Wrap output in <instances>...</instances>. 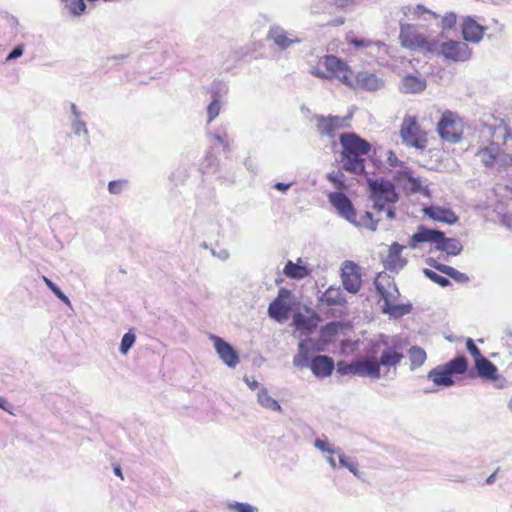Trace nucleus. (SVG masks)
Returning a JSON list of instances; mask_svg holds the SVG:
<instances>
[{
  "instance_id": "f8f14e48",
  "label": "nucleus",
  "mask_w": 512,
  "mask_h": 512,
  "mask_svg": "<svg viewBox=\"0 0 512 512\" xmlns=\"http://www.w3.org/2000/svg\"><path fill=\"white\" fill-rule=\"evenodd\" d=\"M440 52L446 58L453 61H466L471 57L469 46L462 41H446L440 45Z\"/></svg>"
},
{
  "instance_id": "864d4df0",
  "label": "nucleus",
  "mask_w": 512,
  "mask_h": 512,
  "mask_svg": "<svg viewBox=\"0 0 512 512\" xmlns=\"http://www.w3.org/2000/svg\"><path fill=\"white\" fill-rule=\"evenodd\" d=\"M24 53V47L23 45L16 46L6 57V61L15 60L19 57H21Z\"/></svg>"
},
{
  "instance_id": "de8ad7c7",
  "label": "nucleus",
  "mask_w": 512,
  "mask_h": 512,
  "mask_svg": "<svg viewBox=\"0 0 512 512\" xmlns=\"http://www.w3.org/2000/svg\"><path fill=\"white\" fill-rule=\"evenodd\" d=\"M228 508L234 512H256L257 508L249 503L233 502L228 504Z\"/></svg>"
},
{
  "instance_id": "f3484780",
  "label": "nucleus",
  "mask_w": 512,
  "mask_h": 512,
  "mask_svg": "<svg viewBox=\"0 0 512 512\" xmlns=\"http://www.w3.org/2000/svg\"><path fill=\"white\" fill-rule=\"evenodd\" d=\"M356 375L360 377H369L371 379H379L381 376L380 373V363L370 357H366L356 361Z\"/></svg>"
},
{
  "instance_id": "a18cd8bd",
  "label": "nucleus",
  "mask_w": 512,
  "mask_h": 512,
  "mask_svg": "<svg viewBox=\"0 0 512 512\" xmlns=\"http://www.w3.org/2000/svg\"><path fill=\"white\" fill-rule=\"evenodd\" d=\"M314 446L321 452L331 455L337 454L340 451L339 449H335L327 440L324 439H316Z\"/></svg>"
},
{
  "instance_id": "0eeeda50",
  "label": "nucleus",
  "mask_w": 512,
  "mask_h": 512,
  "mask_svg": "<svg viewBox=\"0 0 512 512\" xmlns=\"http://www.w3.org/2000/svg\"><path fill=\"white\" fill-rule=\"evenodd\" d=\"M437 131L440 137L451 143H457L462 134L461 123L456 114L447 110L442 114Z\"/></svg>"
},
{
  "instance_id": "b1692460",
  "label": "nucleus",
  "mask_w": 512,
  "mask_h": 512,
  "mask_svg": "<svg viewBox=\"0 0 512 512\" xmlns=\"http://www.w3.org/2000/svg\"><path fill=\"white\" fill-rule=\"evenodd\" d=\"M428 379L432 380L435 385L450 387L454 385V380L449 371L442 366H437L428 373Z\"/></svg>"
},
{
  "instance_id": "f03ea898",
  "label": "nucleus",
  "mask_w": 512,
  "mask_h": 512,
  "mask_svg": "<svg viewBox=\"0 0 512 512\" xmlns=\"http://www.w3.org/2000/svg\"><path fill=\"white\" fill-rule=\"evenodd\" d=\"M367 183L369 200L372 202L371 208L377 214H382L385 219L393 220L395 218L393 204L398 201V194L394 185L389 181H378L376 179H369Z\"/></svg>"
},
{
  "instance_id": "2f4dec72",
  "label": "nucleus",
  "mask_w": 512,
  "mask_h": 512,
  "mask_svg": "<svg viewBox=\"0 0 512 512\" xmlns=\"http://www.w3.org/2000/svg\"><path fill=\"white\" fill-rule=\"evenodd\" d=\"M475 367L480 377L494 380L497 375L496 366L485 357L475 361Z\"/></svg>"
},
{
  "instance_id": "7c9ffc66",
  "label": "nucleus",
  "mask_w": 512,
  "mask_h": 512,
  "mask_svg": "<svg viewBox=\"0 0 512 512\" xmlns=\"http://www.w3.org/2000/svg\"><path fill=\"white\" fill-rule=\"evenodd\" d=\"M298 353L293 358V365L297 368L309 367L311 363L310 350L307 341L303 340L299 343Z\"/></svg>"
},
{
  "instance_id": "13d9d810",
  "label": "nucleus",
  "mask_w": 512,
  "mask_h": 512,
  "mask_svg": "<svg viewBox=\"0 0 512 512\" xmlns=\"http://www.w3.org/2000/svg\"><path fill=\"white\" fill-rule=\"evenodd\" d=\"M429 265L432 266L434 269H436L437 271L443 273V274H446L447 272V269H448V265H445V264H441V263H438L437 261L435 260H430L429 261Z\"/></svg>"
},
{
  "instance_id": "e433bc0d",
  "label": "nucleus",
  "mask_w": 512,
  "mask_h": 512,
  "mask_svg": "<svg viewBox=\"0 0 512 512\" xmlns=\"http://www.w3.org/2000/svg\"><path fill=\"white\" fill-rule=\"evenodd\" d=\"M293 323L297 329L306 331H311L316 325L313 318L307 317L301 313L294 314Z\"/></svg>"
},
{
  "instance_id": "052dcab7",
  "label": "nucleus",
  "mask_w": 512,
  "mask_h": 512,
  "mask_svg": "<svg viewBox=\"0 0 512 512\" xmlns=\"http://www.w3.org/2000/svg\"><path fill=\"white\" fill-rule=\"evenodd\" d=\"M451 278L454 279L455 281L459 282V283H463V282H467L468 281V277L466 276V274L461 273L458 270L455 271V273L453 274V276Z\"/></svg>"
},
{
  "instance_id": "5701e85b",
  "label": "nucleus",
  "mask_w": 512,
  "mask_h": 512,
  "mask_svg": "<svg viewBox=\"0 0 512 512\" xmlns=\"http://www.w3.org/2000/svg\"><path fill=\"white\" fill-rule=\"evenodd\" d=\"M402 249L403 246L398 243H394L390 246L389 254L386 259V268L397 272L405 266L406 260L401 257Z\"/></svg>"
},
{
  "instance_id": "9d476101",
  "label": "nucleus",
  "mask_w": 512,
  "mask_h": 512,
  "mask_svg": "<svg viewBox=\"0 0 512 512\" xmlns=\"http://www.w3.org/2000/svg\"><path fill=\"white\" fill-rule=\"evenodd\" d=\"M267 39L272 41L280 50H286L302 41L296 34L287 31L279 24L270 25Z\"/></svg>"
},
{
  "instance_id": "5fc2aeb1",
  "label": "nucleus",
  "mask_w": 512,
  "mask_h": 512,
  "mask_svg": "<svg viewBox=\"0 0 512 512\" xmlns=\"http://www.w3.org/2000/svg\"><path fill=\"white\" fill-rule=\"evenodd\" d=\"M403 176H404V178H407V179H408L409 186H408V185H406V187H407L408 189H410L411 191H416V190H418V189H419V186H420L419 181H418V180H416V179H414V178H412L410 175H408V172H407V171H404V172H403Z\"/></svg>"
},
{
  "instance_id": "e2e57ef3",
  "label": "nucleus",
  "mask_w": 512,
  "mask_h": 512,
  "mask_svg": "<svg viewBox=\"0 0 512 512\" xmlns=\"http://www.w3.org/2000/svg\"><path fill=\"white\" fill-rule=\"evenodd\" d=\"M290 186H291L290 183L287 184V183L277 182L275 184V188L282 192H286L290 188Z\"/></svg>"
},
{
  "instance_id": "79ce46f5",
  "label": "nucleus",
  "mask_w": 512,
  "mask_h": 512,
  "mask_svg": "<svg viewBox=\"0 0 512 512\" xmlns=\"http://www.w3.org/2000/svg\"><path fill=\"white\" fill-rule=\"evenodd\" d=\"M128 187V181L124 179L113 180L108 183V191L110 194L119 195Z\"/></svg>"
},
{
  "instance_id": "72a5a7b5",
  "label": "nucleus",
  "mask_w": 512,
  "mask_h": 512,
  "mask_svg": "<svg viewBox=\"0 0 512 512\" xmlns=\"http://www.w3.org/2000/svg\"><path fill=\"white\" fill-rule=\"evenodd\" d=\"M403 357L404 355L397 351L386 349L382 352L378 362L380 363V366L382 365L384 367H395L401 362Z\"/></svg>"
},
{
  "instance_id": "603ef678",
  "label": "nucleus",
  "mask_w": 512,
  "mask_h": 512,
  "mask_svg": "<svg viewBox=\"0 0 512 512\" xmlns=\"http://www.w3.org/2000/svg\"><path fill=\"white\" fill-rule=\"evenodd\" d=\"M467 351L474 357L475 361L483 358L479 348L475 345L472 339H468L466 342Z\"/></svg>"
},
{
  "instance_id": "774afa93",
  "label": "nucleus",
  "mask_w": 512,
  "mask_h": 512,
  "mask_svg": "<svg viewBox=\"0 0 512 512\" xmlns=\"http://www.w3.org/2000/svg\"><path fill=\"white\" fill-rule=\"evenodd\" d=\"M309 10H310L311 14H318V13H320V9L316 5H311Z\"/></svg>"
},
{
  "instance_id": "a19ab883",
  "label": "nucleus",
  "mask_w": 512,
  "mask_h": 512,
  "mask_svg": "<svg viewBox=\"0 0 512 512\" xmlns=\"http://www.w3.org/2000/svg\"><path fill=\"white\" fill-rule=\"evenodd\" d=\"M66 7L69 10L70 14L73 16H80L82 15L86 10V5L84 3V0H73L68 3L66 2Z\"/></svg>"
},
{
  "instance_id": "a878e982",
  "label": "nucleus",
  "mask_w": 512,
  "mask_h": 512,
  "mask_svg": "<svg viewBox=\"0 0 512 512\" xmlns=\"http://www.w3.org/2000/svg\"><path fill=\"white\" fill-rule=\"evenodd\" d=\"M383 219H385V217L382 214H377L376 212L374 214L371 211H366L359 220L355 216V223L352 224L370 231H376L378 223Z\"/></svg>"
},
{
  "instance_id": "69168bd1",
  "label": "nucleus",
  "mask_w": 512,
  "mask_h": 512,
  "mask_svg": "<svg viewBox=\"0 0 512 512\" xmlns=\"http://www.w3.org/2000/svg\"><path fill=\"white\" fill-rule=\"evenodd\" d=\"M326 460L328 461V463L330 464V466L335 469L336 468V461L333 457V455L329 454L327 457H326Z\"/></svg>"
},
{
  "instance_id": "0e129e2a",
  "label": "nucleus",
  "mask_w": 512,
  "mask_h": 512,
  "mask_svg": "<svg viewBox=\"0 0 512 512\" xmlns=\"http://www.w3.org/2000/svg\"><path fill=\"white\" fill-rule=\"evenodd\" d=\"M9 407H10V404H8L4 398L0 397V408L5 411L10 412Z\"/></svg>"
},
{
  "instance_id": "20e7f679",
  "label": "nucleus",
  "mask_w": 512,
  "mask_h": 512,
  "mask_svg": "<svg viewBox=\"0 0 512 512\" xmlns=\"http://www.w3.org/2000/svg\"><path fill=\"white\" fill-rule=\"evenodd\" d=\"M400 137L407 146L421 151L427 147V133L420 127L415 116L404 117L400 128Z\"/></svg>"
},
{
  "instance_id": "aec40b11",
  "label": "nucleus",
  "mask_w": 512,
  "mask_h": 512,
  "mask_svg": "<svg viewBox=\"0 0 512 512\" xmlns=\"http://www.w3.org/2000/svg\"><path fill=\"white\" fill-rule=\"evenodd\" d=\"M424 213L435 221L447 224H454L458 220V217L453 211L439 206L426 207L424 208Z\"/></svg>"
},
{
  "instance_id": "4d7b16f0",
  "label": "nucleus",
  "mask_w": 512,
  "mask_h": 512,
  "mask_svg": "<svg viewBox=\"0 0 512 512\" xmlns=\"http://www.w3.org/2000/svg\"><path fill=\"white\" fill-rule=\"evenodd\" d=\"M321 67L323 66L318 63V66L310 69V73L318 78L326 79V70H322Z\"/></svg>"
},
{
  "instance_id": "473e14b6",
  "label": "nucleus",
  "mask_w": 512,
  "mask_h": 512,
  "mask_svg": "<svg viewBox=\"0 0 512 512\" xmlns=\"http://www.w3.org/2000/svg\"><path fill=\"white\" fill-rule=\"evenodd\" d=\"M257 402L265 409L281 411V406L276 399L271 397L266 388L262 387L257 393Z\"/></svg>"
},
{
  "instance_id": "58836bf2",
  "label": "nucleus",
  "mask_w": 512,
  "mask_h": 512,
  "mask_svg": "<svg viewBox=\"0 0 512 512\" xmlns=\"http://www.w3.org/2000/svg\"><path fill=\"white\" fill-rule=\"evenodd\" d=\"M221 106L222 104L219 97L217 95H214L212 102L209 104L207 108L208 122H211L219 115Z\"/></svg>"
},
{
  "instance_id": "7ed1b4c3",
  "label": "nucleus",
  "mask_w": 512,
  "mask_h": 512,
  "mask_svg": "<svg viewBox=\"0 0 512 512\" xmlns=\"http://www.w3.org/2000/svg\"><path fill=\"white\" fill-rule=\"evenodd\" d=\"M375 286L378 293L384 300V305L382 307L384 313L395 318L410 313L412 308L410 304H396L400 293L394 280L390 276L387 274H379L376 278Z\"/></svg>"
},
{
  "instance_id": "393cba45",
  "label": "nucleus",
  "mask_w": 512,
  "mask_h": 512,
  "mask_svg": "<svg viewBox=\"0 0 512 512\" xmlns=\"http://www.w3.org/2000/svg\"><path fill=\"white\" fill-rule=\"evenodd\" d=\"M71 129L76 136H85L86 139L89 137L86 123L82 119L81 112L78 110L75 104H71Z\"/></svg>"
},
{
  "instance_id": "c03bdc74",
  "label": "nucleus",
  "mask_w": 512,
  "mask_h": 512,
  "mask_svg": "<svg viewBox=\"0 0 512 512\" xmlns=\"http://www.w3.org/2000/svg\"><path fill=\"white\" fill-rule=\"evenodd\" d=\"M336 368H337V372L340 375H348V374L356 375V369H357L356 361L351 362V363L340 361L337 363Z\"/></svg>"
},
{
  "instance_id": "c9c22d12",
  "label": "nucleus",
  "mask_w": 512,
  "mask_h": 512,
  "mask_svg": "<svg viewBox=\"0 0 512 512\" xmlns=\"http://www.w3.org/2000/svg\"><path fill=\"white\" fill-rule=\"evenodd\" d=\"M444 367L451 375L463 374L467 370V360L464 356H459L444 364Z\"/></svg>"
},
{
  "instance_id": "bb28decb",
  "label": "nucleus",
  "mask_w": 512,
  "mask_h": 512,
  "mask_svg": "<svg viewBox=\"0 0 512 512\" xmlns=\"http://www.w3.org/2000/svg\"><path fill=\"white\" fill-rule=\"evenodd\" d=\"M284 273L292 279H303L309 275L310 269L302 263L301 259H298L297 263L288 261L285 265Z\"/></svg>"
},
{
  "instance_id": "c85d7f7f",
  "label": "nucleus",
  "mask_w": 512,
  "mask_h": 512,
  "mask_svg": "<svg viewBox=\"0 0 512 512\" xmlns=\"http://www.w3.org/2000/svg\"><path fill=\"white\" fill-rule=\"evenodd\" d=\"M343 168L354 174H362L365 169L362 155H342Z\"/></svg>"
},
{
  "instance_id": "4c0bfd02",
  "label": "nucleus",
  "mask_w": 512,
  "mask_h": 512,
  "mask_svg": "<svg viewBox=\"0 0 512 512\" xmlns=\"http://www.w3.org/2000/svg\"><path fill=\"white\" fill-rule=\"evenodd\" d=\"M136 341V336L131 331L124 334L120 344V353L126 355Z\"/></svg>"
},
{
  "instance_id": "9b49d317",
  "label": "nucleus",
  "mask_w": 512,
  "mask_h": 512,
  "mask_svg": "<svg viewBox=\"0 0 512 512\" xmlns=\"http://www.w3.org/2000/svg\"><path fill=\"white\" fill-rule=\"evenodd\" d=\"M340 144L343 147L342 155H367L370 144L355 133H343L340 135Z\"/></svg>"
},
{
  "instance_id": "bf43d9fd",
  "label": "nucleus",
  "mask_w": 512,
  "mask_h": 512,
  "mask_svg": "<svg viewBox=\"0 0 512 512\" xmlns=\"http://www.w3.org/2000/svg\"><path fill=\"white\" fill-rule=\"evenodd\" d=\"M212 254L222 261H225L230 257V253L227 249H220L219 251L213 250Z\"/></svg>"
},
{
  "instance_id": "a211bd4d",
  "label": "nucleus",
  "mask_w": 512,
  "mask_h": 512,
  "mask_svg": "<svg viewBox=\"0 0 512 512\" xmlns=\"http://www.w3.org/2000/svg\"><path fill=\"white\" fill-rule=\"evenodd\" d=\"M309 368L316 377L325 378L331 375L334 369V362L328 356L319 355L311 359Z\"/></svg>"
},
{
  "instance_id": "f704fd0d",
  "label": "nucleus",
  "mask_w": 512,
  "mask_h": 512,
  "mask_svg": "<svg viewBox=\"0 0 512 512\" xmlns=\"http://www.w3.org/2000/svg\"><path fill=\"white\" fill-rule=\"evenodd\" d=\"M408 355L411 362V370H415L422 366L427 359L425 350L418 346L411 347L408 351Z\"/></svg>"
},
{
  "instance_id": "c756f323",
  "label": "nucleus",
  "mask_w": 512,
  "mask_h": 512,
  "mask_svg": "<svg viewBox=\"0 0 512 512\" xmlns=\"http://www.w3.org/2000/svg\"><path fill=\"white\" fill-rule=\"evenodd\" d=\"M436 249L443 251L448 255L456 256L461 253L463 246L458 239L445 238L443 236V238H441L439 241L438 246H436Z\"/></svg>"
},
{
  "instance_id": "f257e3e1",
  "label": "nucleus",
  "mask_w": 512,
  "mask_h": 512,
  "mask_svg": "<svg viewBox=\"0 0 512 512\" xmlns=\"http://www.w3.org/2000/svg\"><path fill=\"white\" fill-rule=\"evenodd\" d=\"M394 14L400 25L399 40L404 48L423 52H434L438 49L437 42L422 27L407 22L436 20L438 15L435 12L422 5H407L397 8Z\"/></svg>"
},
{
  "instance_id": "ea45409f",
  "label": "nucleus",
  "mask_w": 512,
  "mask_h": 512,
  "mask_svg": "<svg viewBox=\"0 0 512 512\" xmlns=\"http://www.w3.org/2000/svg\"><path fill=\"white\" fill-rule=\"evenodd\" d=\"M337 455L339 458L340 466L347 468L355 476H358L359 472H358V468H357V463L355 461L351 460L345 454L341 453V451H339L337 453Z\"/></svg>"
},
{
  "instance_id": "dca6fc26",
  "label": "nucleus",
  "mask_w": 512,
  "mask_h": 512,
  "mask_svg": "<svg viewBox=\"0 0 512 512\" xmlns=\"http://www.w3.org/2000/svg\"><path fill=\"white\" fill-rule=\"evenodd\" d=\"M485 27L479 24L474 18L465 17L462 23V33L466 41L478 43L484 34Z\"/></svg>"
},
{
  "instance_id": "6e6d98bb",
  "label": "nucleus",
  "mask_w": 512,
  "mask_h": 512,
  "mask_svg": "<svg viewBox=\"0 0 512 512\" xmlns=\"http://www.w3.org/2000/svg\"><path fill=\"white\" fill-rule=\"evenodd\" d=\"M212 139L216 141L218 144L222 145L225 149L228 147V139L225 133H216L212 135Z\"/></svg>"
},
{
  "instance_id": "3c124183",
  "label": "nucleus",
  "mask_w": 512,
  "mask_h": 512,
  "mask_svg": "<svg viewBox=\"0 0 512 512\" xmlns=\"http://www.w3.org/2000/svg\"><path fill=\"white\" fill-rule=\"evenodd\" d=\"M442 28L443 29H450L452 28L456 23V15L453 12L446 13L442 19Z\"/></svg>"
},
{
  "instance_id": "412c9836",
  "label": "nucleus",
  "mask_w": 512,
  "mask_h": 512,
  "mask_svg": "<svg viewBox=\"0 0 512 512\" xmlns=\"http://www.w3.org/2000/svg\"><path fill=\"white\" fill-rule=\"evenodd\" d=\"M319 301L327 306H344L346 296L340 287H329L320 297Z\"/></svg>"
},
{
  "instance_id": "4468645a",
  "label": "nucleus",
  "mask_w": 512,
  "mask_h": 512,
  "mask_svg": "<svg viewBox=\"0 0 512 512\" xmlns=\"http://www.w3.org/2000/svg\"><path fill=\"white\" fill-rule=\"evenodd\" d=\"M210 339L213 341L214 348L222 362L229 368H235L240 362L237 351L221 337L211 335Z\"/></svg>"
},
{
  "instance_id": "6e6552de",
  "label": "nucleus",
  "mask_w": 512,
  "mask_h": 512,
  "mask_svg": "<svg viewBox=\"0 0 512 512\" xmlns=\"http://www.w3.org/2000/svg\"><path fill=\"white\" fill-rule=\"evenodd\" d=\"M294 305L292 293L286 289H280L278 296L270 303L268 314L272 319L283 322L288 319Z\"/></svg>"
},
{
  "instance_id": "6ab92c4d",
  "label": "nucleus",
  "mask_w": 512,
  "mask_h": 512,
  "mask_svg": "<svg viewBox=\"0 0 512 512\" xmlns=\"http://www.w3.org/2000/svg\"><path fill=\"white\" fill-rule=\"evenodd\" d=\"M426 88V80L420 75L407 74L402 78L400 90L403 93H420Z\"/></svg>"
},
{
  "instance_id": "8fccbe9b",
  "label": "nucleus",
  "mask_w": 512,
  "mask_h": 512,
  "mask_svg": "<svg viewBox=\"0 0 512 512\" xmlns=\"http://www.w3.org/2000/svg\"><path fill=\"white\" fill-rule=\"evenodd\" d=\"M347 40L356 48H368L375 45V43L363 38L347 37Z\"/></svg>"
},
{
  "instance_id": "1a4fd4ad",
  "label": "nucleus",
  "mask_w": 512,
  "mask_h": 512,
  "mask_svg": "<svg viewBox=\"0 0 512 512\" xmlns=\"http://www.w3.org/2000/svg\"><path fill=\"white\" fill-rule=\"evenodd\" d=\"M340 277L344 289L356 294L362 286L361 268L353 261L346 260L341 264Z\"/></svg>"
},
{
  "instance_id": "2eb2a0df",
  "label": "nucleus",
  "mask_w": 512,
  "mask_h": 512,
  "mask_svg": "<svg viewBox=\"0 0 512 512\" xmlns=\"http://www.w3.org/2000/svg\"><path fill=\"white\" fill-rule=\"evenodd\" d=\"M348 87L352 89L360 88L369 92H374L384 87V80L373 73L359 72L355 79H353V85H348Z\"/></svg>"
},
{
  "instance_id": "49530a36",
  "label": "nucleus",
  "mask_w": 512,
  "mask_h": 512,
  "mask_svg": "<svg viewBox=\"0 0 512 512\" xmlns=\"http://www.w3.org/2000/svg\"><path fill=\"white\" fill-rule=\"evenodd\" d=\"M46 286L65 304L69 305V298L49 278L43 277Z\"/></svg>"
},
{
  "instance_id": "680f3d73",
  "label": "nucleus",
  "mask_w": 512,
  "mask_h": 512,
  "mask_svg": "<svg viewBox=\"0 0 512 512\" xmlns=\"http://www.w3.org/2000/svg\"><path fill=\"white\" fill-rule=\"evenodd\" d=\"M244 380L251 390H256L259 387V383L256 380H250L248 377H245Z\"/></svg>"
},
{
  "instance_id": "09e8293b",
  "label": "nucleus",
  "mask_w": 512,
  "mask_h": 512,
  "mask_svg": "<svg viewBox=\"0 0 512 512\" xmlns=\"http://www.w3.org/2000/svg\"><path fill=\"white\" fill-rule=\"evenodd\" d=\"M327 179L333 183L338 189L345 187L344 175L342 172H331L327 175Z\"/></svg>"
},
{
  "instance_id": "4be33fe9",
  "label": "nucleus",
  "mask_w": 512,
  "mask_h": 512,
  "mask_svg": "<svg viewBox=\"0 0 512 512\" xmlns=\"http://www.w3.org/2000/svg\"><path fill=\"white\" fill-rule=\"evenodd\" d=\"M443 238V232L433 229H427L424 227H419L418 231L413 234L411 237V246H414V243H434L438 246L439 241Z\"/></svg>"
},
{
  "instance_id": "39448f33",
  "label": "nucleus",
  "mask_w": 512,
  "mask_h": 512,
  "mask_svg": "<svg viewBox=\"0 0 512 512\" xmlns=\"http://www.w3.org/2000/svg\"><path fill=\"white\" fill-rule=\"evenodd\" d=\"M352 116V112L343 117L333 115H315L314 121L316 130L320 136L332 139L336 136L337 131L351 126L350 122Z\"/></svg>"
},
{
  "instance_id": "423d86ee",
  "label": "nucleus",
  "mask_w": 512,
  "mask_h": 512,
  "mask_svg": "<svg viewBox=\"0 0 512 512\" xmlns=\"http://www.w3.org/2000/svg\"><path fill=\"white\" fill-rule=\"evenodd\" d=\"M319 64L326 69V79H337L346 86L353 85L351 69L338 57L334 55H326L320 58Z\"/></svg>"
},
{
  "instance_id": "37998d69",
  "label": "nucleus",
  "mask_w": 512,
  "mask_h": 512,
  "mask_svg": "<svg viewBox=\"0 0 512 512\" xmlns=\"http://www.w3.org/2000/svg\"><path fill=\"white\" fill-rule=\"evenodd\" d=\"M424 274L433 282L437 283L441 287H447L450 285V281L448 278L443 277L437 274L435 271L430 269H424Z\"/></svg>"
},
{
  "instance_id": "cd10ccee",
  "label": "nucleus",
  "mask_w": 512,
  "mask_h": 512,
  "mask_svg": "<svg viewBox=\"0 0 512 512\" xmlns=\"http://www.w3.org/2000/svg\"><path fill=\"white\" fill-rule=\"evenodd\" d=\"M500 155V149L497 145L491 144L490 146L481 148L476 156L479 158V160L486 166V167H492L495 162L497 161V158Z\"/></svg>"
},
{
  "instance_id": "338daca9",
  "label": "nucleus",
  "mask_w": 512,
  "mask_h": 512,
  "mask_svg": "<svg viewBox=\"0 0 512 512\" xmlns=\"http://www.w3.org/2000/svg\"><path fill=\"white\" fill-rule=\"evenodd\" d=\"M496 472L492 473L488 478L486 479V483L488 485H491L495 481Z\"/></svg>"
},
{
  "instance_id": "ddd939ff",
  "label": "nucleus",
  "mask_w": 512,
  "mask_h": 512,
  "mask_svg": "<svg viewBox=\"0 0 512 512\" xmlns=\"http://www.w3.org/2000/svg\"><path fill=\"white\" fill-rule=\"evenodd\" d=\"M328 200L341 217L350 223H355L356 211L352 202L345 194L342 192H331L328 195Z\"/></svg>"
}]
</instances>
